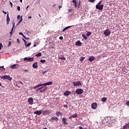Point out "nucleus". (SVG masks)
<instances>
[{
  "label": "nucleus",
  "instance_id": "nucleus-1",
  "mask_svg": "<svg viewBox=\"0 0 129 129\" xmlns=\"http://www.w3.org/2000/svg\"><path fill=\"white\" fill-rule=\"evenodd\" d=\"M1 79H7V80H9V81H12L13 80V78L11 77L10 76L4 75L2 77H1Z\"/></svg>",
  "mask_w": 129,
  "mask_h": 129
},
{
  "label": "nucleus",
  "instance_id": "nucleus-2",
  "mask_svg": "<svg viewBox=\"0 0 129 129\" xmlns=\"http://www.w3.org/2000/svg\"><path fill=\"white\" fill-rule=\"evenodd\" d=\"M76 93L79 95H81L83 93V90L82 89H77L76 91Z\"/></svg>",
  "mask_w": 129,
  "mask_h": 129
},
{
  "label": "nucleus",
  "instance_id": "nucleus-3",
  "mask_svg": "<svg viewBox=\"0 0 129 129\" xmlns=\"http://www.w3.org/2000/svg\"><path fill=\"white\" fill-rule=\"evenodd\" d=\"M24 61H28V62H33L34 61V57H26L24 58Z\"/></svg>",
  "mask_w": 129,
  "mask_h": 129
},
{
  "label": "nucleus",
  "instance_id": "nucleus-4",
  "mask_svg": "<svg viewBox=\"0 0 129 129\" xmlns=\"http://www.w3.org/2000/svg\"><path fill=\"white\" fill-rule=\"evenodd\" d=\"M104 35L106 37H108V36H109L110 35V30L109 29H106L104 32Z\"/></svg>",
  "mask_w": 129,
  "mask_h": 129
},
{
  "label": "nucleus",
  "instance_id": "nucleus-5",
  "mask_svg": "<svg viewBox=\"0 0 129 129\" xmlns=\"http://www.w3.org/2000/svg\"><path fill=\"white\" fill-rule=\"evenodd\" d=\"M103 7H104V5H103V4H102L101 5H96V9H97V10H99L100 11H102V10H103Z\"/></svg>",
  "mask_w": 129,
  "mask_h": 129
},
{
  "label": "nucleus",
  "instance_id": "nucleus-6",
  "mask_svg": "<svg viewBox=\"0 0 129 129\" xmlns=\"http://www.w3.org/2000/svg\"><path fill=\"white\" fill-rule=\"evenodd\" d=\"M73 83L74 86H81V85H82L80 81L73 82Z\"/></svg>",
  "mask_w": 129,
  "mask_h": 129
},
{
  "label": "nucleus",
  "instance_id": "nucleus-7",
  "mask_svg": "<svg viewBox=\"0 0 129 129\" xmlns=\"http://www.w3.org/2000/svg\"><path fill=\"white\" fill-rule=\"evenodd\" d=\"M58 117L55 116H53L50 118V121H51V122H54V121L56 122L58 121Z\"/></svg>",
  "mask_w": 129,
  "mask_h": 129
},
{
  "label": "nucleus",
  "instance_id": "nucleus-8",
  "mask_svg": "<svg viewBox=\"0 0 129 129\" xmlns=\"http://www.w3.org/2000/svg\"><path fill=\"white\" fill-rule=\"evenodd\" d=\"M19 67H20V66L16 64H14L10 67L11 69H17V68H19Z\"/></svg>",
  "mask_w": 129,
  "mask_h": 129
},
{
  "label": "nucleus",
  "instance_id": "nucleus-9",
  "mask_svg": "<svg viewBox=\"0 0 129 129\" xmlns=\"http://www.w3.org/2000/svg\"><path fill=\"white\" fill-rule=\"evenodd\" d=\"M28 102L30 104V105H33V102H34V99L33 98L30 97L28 99Z\"/></svg>",
  "mask_w": 129,
  "mask_h": 129
},
{
  "label": "nucleus",
  "instance_id": "nucleus-10",
  "mask_svg": "<svg viewBox=\"0 0 129 129\" xmlns=\"http://www.w3.org/2000/svg\"><path fill=\"white\" fill-rule=\"evenodd\" d=\"M43 110H40L39 111H36L33 112L34 114H36L37 115H40V114H42Z\"/></svg>",
  "mask_w": 129,
  "mask_h": 129
},
{
  "label": "nucleus",
  "instance_id": "nucleus-11",
  "mask_svg": "<svg viewBox=\"0 0 129 129\" xmlns=\"http://www.w3.org/2000/svg\"><path fill=\"white\" fill-rule=\"evenodd\" d=\"M95 59V57L93 56V55L90 56L88 60L90 61V62H92V61H94Z\"/></svg>",
  "mask_w": 129,
  "mask_h": 129
},
{
  "label": "nucleus",
  "instance_id": "nucleus-12",
  "mask_svg": "<svg viewBox=\"0 0 129 129\" xmlns=\"http://www.w3.org/2000/svg\"><path fill=\"white\" fill-rule=\"evenodd\" d=\"M91 106L93 109H96L97 108V104H96V103H93L91 105Z\"/></svg>",
  "mask_w": 129,
  "mask_h": 129
},
{
  "label": "nucleus",
  "instance_id": "nucleus-13",
  "mask_svg": "<svg viewBox=\"0 0 129 129\" xmlns=\"http://www.w3.org/2000/svg\"><path fill=\"white\" fill-rule=\"evenodd\" d=\"M32 67L34 68V69H37V68H38V62H35L34 63H33Z\"/></svg>",
  "mask_w": 129,
  "mask_h": 129
},
{
  "label": "nucleus",
  "instance_id": "nucleus-14",
  "mask_svg": "<svg viewBox=\"0 0 129 129\" xmlns=\"http://www.w3.org/2000/svg\"><path fill=\"white\" fill-rule=\"evenodd\" d=\"M67 119L66 118H62V121L63 124H68V122H67Z\"/></svg>",
  "mask_w": 129,
  "mask_h": 129
},
{
  "label": "nucleus",
  "instance_id": "nucleus-15",
  "mask_svg": "<svg viewBox=\"0 0 129 129\" xmlns=\"http://www.w3.org/2000/svg\"><path fill=\"white\" fill-rule=\"evenodd\" d=\"M41 86H44V84H39L38 85H36L34 87H33L34 89H36L39 87H41Z\"/></svg>",
  "mask_w": 129,
  "mask_h": 129
},
{
  "label": "nucleus",
  "instance_id": "nucleus-16",
  "mask_svg": "<svg viewBox=\"0 0 129 129\" xmlns=\"http://www.w3.org/2000/svg\"><path fill=\"white\" fill-rule=\"evenodd\" d=\"M70 93H71L70 91H67L63 93V95H64V96H68L70 95Z\"/></svg>",
  "mask_w": 129,
  "mask_h": 129
},
{
  "label": "nucleus",
  "instance_id": "nucleus-17",
  "mask_svg": "<svg viewBox=\"0 0 129 129\" xmlns=\"http://www.w3.org/2000/svg\"><path fill=\"white\" fill-rule=\"evenodd\" d=\"M10 17L9 16V12H8L7 15V25H8V24H9L10 23Z\"/></svg>",
  "mask_w": 129,
  "mask_h": 129
},
{
  "label": "nucleus",
  "instance_id": "nucleus-18",
  "mask_svg": "<svg viewBox=\"0 0 129 129\" xmlns=\"http://www.w3.org/2000/svg\"><path fill=\"white\" fill-rule=\"evenodd\" d=\"M75 45H76V46H82V43H81V42H80V41H78L76 42Z\"/></svg>",
  "mask_w": 129,
  "mask_h": 129
},
{
  "label": "nucleus",
  "instance_id": "nucleus-19",
  "mask_svg": "<svg viewBox=\"0 0 129 129\" xmlns=\"http://www.w3.org/2000/svg\"><path fill=\"white\" fill-rule=\"evenodd\" d=\"M74 26H68L66 27V28H64L63 30L62 31V32H65V31H66V30H68V29H70V28L73 27Z\"/></svg>",
  "mask_w": 129,
  "mask_h": 129
},
{
  "label": "nucleus",
  "instance_id": "nucleus-20",
  "mask_svg": "<svg viewBox=\"0 0 129 129\" xmlns=\"http://www.w3.org/2000/svg\"><path fill=\"white\" fill-rule=\"evenodd\" d=\"M52 84H53V82H47L46 83H44L43 85H44V86H46L47 85H52Z\"/></svg>",
  "mask_w": 129,
  "mask_h": 129
},
{
  "label": "nucleus",
  "instance_id": "nucleus-21",
  "mask_svg": "<svg viewBox=\"0 0 129 129\" xmlns=\"http://www.w3.org/2000/svg\"><path fill=\"white\" fill-rule=\"evenodd\" d=\"M47 89H48V88L47 87H45L44 89L40 90L39 92H40V93H42V92H45V91H46Z\"/></svg>",
  "mask_w": 129,
  "mask_h": 129
},
{
  "label": "nucleus",
  "instance_id": "nucleus-22",
  "mask_svg": "<svg viewBox=\"0 0 129 129\" xmlns=\"http://www.w3.org/2000/svg\"><path fill=\"white\" fill-rule=\"evenodd\" d=\"M56 114L57 116H59V115L61 116L62 115V112H61L60 111H58L56 112Z\"/></svg>",
  "mask_w": 129,
  "mask_h": 129
},
{
  "label": "nucleus",
  "instance_id": "nucleus-23",
  "mask_svg": "<svg viewBox=\"0 0 129 129\" xmlns=\"http://www.w3.org/2000/svg\"><path fill=\"white\" fill-rule=\"evenodd\" d=\"M106 100H107V98H106L105 97L102 98L101 99V101H102V102H105L106 101Z\"/></svg>",
  "mask_w": 129,
  "mask_h": 129
},
{
  "label": "nucleus",
  "instance_id": "nucleus-24",
  "mask_svg": "<svg viewBox=\"0 0 129 129\" xmlns=\"http://www.w3.org/2000/svg\"><path fill=\"white\" fill-rule=\"evenodd\" d=\"M36 57H41L42 56V53L39 52L35 55Z\"/></svg>",
  "mask_w": 129,
  "mask_h": 129
},
{
  "label": "nucleus",
  "instance_id": "nucleus-25",
  "mask_svg": "<svg viewBox=\"0 0 129 129\" xmlns=\"http://www.w3.org/2000/svg\"><path fill=\"white\" fill-rule=\"evenodd\" d=\"M128 127H129V124H125L124 126H123V129L128 128Z\"/></svg>",
  "mask_w": 129,
  "mask_h": 129
},
{
  "label": "nucleus",
  "instance_id": "nucleus-26",
  "mask_svg": "<svg viewBox=\"0 0 129 129\" xmlns=\"http://www.w3.org/2000/svg\"><path fill=\"white\" fill-rule=\"evenodd\" d=\"M22 17L23 16H21L20 20L18 22V24H17V26H18V25H19V24H21V22H22V21H23V18H22Z\"/></svg>",
  "mask_w": 129,
  "mask_h": 129
},
{
  "label": "nucleus",
  "instance_id": "nucleus-27",
  "mask_svg": "<svg viewBox=\"0 0 129 129\" xmlns=\"http://www.w3.org/2000/svg\"><path fill=\"white\" fill-rule=\"evenodd\" d=\"M82 36L85 40H87V36H86V35H85V34H82Z\"/></svg>",
  "mask_w": 129,
  "mask_h": 129
},
{
  "label": "nucleus",
  "instance_id": "nucleus-28",
  "mask_svg": "<svg viewBox=\"0 0 129 129\" xmlns=\"http://www.w3.org/2000/svg\"><path fill=\"white\" fill-rule=\"evenodd\" d=\"M75 5V8H77L78 7V3L77 2H73Z\"/></svg>",
  "mask_w": 129,
  "mask_h": 129
},
{
  "label": "nucleus",
  "instance_id": "nucleus-29",
  "mask_svg": "<svg viewBox=\"0 0 129 129\" xmlns=\"http://www.w3.org/2000/svg\"><path fill=\"white\" fill-rule=\"evenodd\" d=\"M58 59H60L61 60H66V58L65 57H62V56L61 57L59 56Z\"/></svg>",
  "mask_w": 129,
  "mask_h": 129
},
{
  "label": "nucleus",
  "instance_id": "nucleus-30",
  "mask_svg": "<svg viewBox=\"0 0 129 129\" xmlns=\"http://www.w3.org/2000/svg\"><path fill=\"white\" fill-rule=\"evenodd\" d=\"M87 37H89L90 35H91V32L90 31H88L86 34Z\"/></svg>",
  "mask_w": 129,
  "mask_h": 129
},
{
  "label": "nucleus",
  "instance_id": "nucleus-31",
  "mask_svg": "<svg viewBox=\"0 0 129 129\" xmlns=\"http://www.w3.org/2000/svg\"><path fill=\"white\" fill-rule=\"evenodd\" d=\"M78 115L76 113V114H75L72 115V117H73V118H75V117H77Z\"/></svg>",
  "mask_w": 129,
  "mask_h": 129
},
{
  "label": "nucleus",
  "instance_id": "nucleus-32",
  "mask_svg": "<svg viewBox=\"0 0 129 129\" xmlns=\"http://www.w3.org/2000/svg\"><path fill=\"white\" fill-rule=\"evenodd\" d=\"M32 43L31 42H29L28 44H27L26 45V47H30V46H31Z\"/></svg>",
  "mask_w": 129,
  "mask_h": 129
},
{
  "label": "nucleus",
  "instance_id": "nucleus-33",
  "mask_svg": "<svg viewBox=\"0 0 129 129\" xmlns=\"http://www.w3.org/2000/svg\"><path fill=\"white\" fill-rule=\"evenodd\" d=\"M84 59H85V57H81V58H80V61H84Z\"/></svg>",
  "mask_w": 129,
  "mask_h": 129
},
{
  "label": "nucleus",
  "instance_id": "nucleus-34",
  "mask_svg": "<svg viewBox=\"0 0 129 129\" xmlns=\"http://www.w3.org/2000/svg\"><path fill=\"white\" fill-rule=\"evenodd\" d=\"M40 62L41 63H45V62H46V60L45 59H41L40 60Z\"/></svg>",
  "mask_w": 129,
  "mask_h": 129
},
{
  "label": "nucleus",
  "instance_id": "nucleus-35",
  "mask_svg": "<svg viewBox=\"0 0 129 129\" xmlns=\"http://www.w3.org/2000/svg\"><path fill=\"white\" fill-rule=\"evenodd\" d=\"M88 2H90V3H94L95 2V0H88Z\"/></svg>",
  "mask_w": 129,
  "mask_h": 129
},
{
  "label": "nucleus",
  "instance_id": "nucleus-36",
  "mask_svg": "<svg viewBox=\"0 0 129 129\" xmlns=\"http://www.w3.org/2000/svg\"><path fill=\"white\" fill-rule=\"evenodd\" d=\"M17 10L20 12V11H21V7H20V6L17 7Z\"/></svg>",
  "mask_w": 129,
  "mask_h": 129
},
{
  "label": "nucleus",
  "instance_id": "nucleus-37",
  "mask_svg": "<svg viewBox=\"0 0 129 129\" xmlns=\"http://www.w3.org/2000/svg\"><path fill=\"white\" fill-rule=\"evenodd\" d=\"M11 45H12V42L11 41H9L8 43V47H10V46H11Z\"/></svg>",
  "mask_w": 129,
  "mask_h": 129
},
{
  "label": "nucleus",
  "instance_id": "nucleus-38",
  "mask_svg": "<svg viewBox=\"0 0 129 129\" xmlns=\"http://www.w3.org/2000/svg\"><path fill=\"white\" fill-rule=\"evenodd\" d=\"M23 40L24 42V44L25 45H27V41H26V40H25L24 39H23Z\"/></svg>",
  "mask_w": 129,
  "mask_h": 129
},
{
  "label": "nucleus",
  "instance_id": "nucleus-39",
  "mask_svg": "<svg viewBox=\"0 0 129 129\" xmlns=\"http://www.w3.org/2000/svg\"><path fill=\"white\" fill-rule=\"evenodd\" d=\"M44 86H43V87H40V88H39L38 89V90H41V89H43V88H44Z\"/></svg>",
  "mask_w": 129,
  "mask_h": 129
},
{
  "label": "nucleus",
  "instance_id": "nucleus-40",
  "mask_svg": "<svg viewBox=\"0 0 129 129\" xmlns=\"http://www.w3.org/2000/svg\"><path fill=\"white\" fill-rule=\"evenodd\" d=\"M2 47H3V44L0 43V50H2Z\"/></svg>",
  "mask_w": 129,
  "mask_h": 129
},
{
  "label": "nucleus",
  "instance_id": "nucleus-41",
  "mask_svg": "<svg viewBox=\"0 0 129 129\" xmlns=\"http://www.w3.org/2000/svg\"><path fill=\"white\" fill-rule=\"evenodd\" d=\"M79 129H86V128H83V127H82V126H79Z\"/></svg>",
  "mask_w": 129,
  "mask_h": 129
},
{
  "label": "nucleus",
  "instance_id": "nucleus-42",
  "mask_svg": "<svg viewBox=\"0 0 129 129\" xmlns=\"http://www.w3.org/2000/svg\"><path fill=\"white\" fill-rule=\"evenodd\" d=\"M1 69H3V70H6V69L4 68V66L0 67Z\"/></svg>",
  "mask_w": 129,
  "mask_h": 129
},
{
  "label": "nucleus",
  "instance_id": "nucleus-43",
  "mask_svg": "<svg viewBox=\"0 0 129 129\" xmlns=\"http://www.w3.org/2000/svg\"><path fill=\"white\" fill-rule=\"evenodd\" d=\"M12 24H13V29H14V28H15V22H13L12 23Z\"/></svg>",
  "mask_w": 129,
  "mask_h": 129
},
{
  "label": "nucleus",
  "instance_id": "nucleus-44",
  "mask_svg": "<svg viewBox=\"0 0 129 129\" xmlns=\"http://www.w3.org/2000/svg\"><path fill=\"white\" fill-rule=\"evenodd\" d=\"M2 13H3L5 15H7V12L5 11H2Z\"/></svg>",
  "mask_w": 129,
  "mask_h": 129
},
{
  "label": "nucleus",
  "instance_id": "nucleus-45",
  "mask_svg": "<svg viewBox=\"0 0 129 129\" xmlns=\"http://www.w3.org/2000/svg\"><path fill=\"white\" fill-rule=\"evenodd\" d=\"M59 40H63V36H60Z\"/></svg>",
  "mask_w": 129,
  "mask_h": 129
},
{
  "label": "nucleus",
  "instance_id": "nucleus-46",
  "mask_svg": "<svg viewBox=\"0 0 129 129\" xmlns=\"http://www.w3.org/2000/svg\"><path fill=\"white\" fill-rule=\"evenodd\" d=\"M24 72H29V70H23Z\"/></svg>",
  "mask_w": 129,
  "mask_h": 129
},
{
  "label": "nucleus",
  "instance_id": "nucleus-47",
  "mask_svg": "<svg viewBox=\"0 0 129 129\" xmlns=\"http://www.w3.org/2000/svg\"><path fill=\"white\" fill-rule=\"evenodd\" d=\"M19 35H21V36L24 35V34H23L22 32H19Z\"/></svg>",
  "mask_w": 129,
  "mask_h": 129
},
{
  "label": "nucleus",
  "instance_id": "nucleus-48",
  "mask_svg": "<svg viewBox=\"0 0 129 129\" xmlns=\"http://www.w3.org/2000/svg\"><path fill=\"white\" fill-rule=\"evenodd\" d=\"M10 36H12L13 35V31H11L10 32Z\"/></svg>",
  "mask_w": 129,
  "mask_h": 129
},
{
  "label": "nucleus",
  "instance_id": "nucleus-49",
  "mask_svg": "<svg viewBox=\"0 0 129 129\" xmlns=\"http://www.w3.org/2000/svg\"><path fill=\"white\" fill-rule=\"evenodd\" d=\"M10 6L11 8H13V3L12 2H10Z\"/></svg>",
  "mask_w": 129,
  "mask_h": 129
},
{
  "label": "nucleus",
  "instance_id": "nucleus-50",
  "mask_svg": "<svg viewBox=\"0 0 129 129\" xmlns=\"http://www.w3.org/2000/svg\"><path fill=\"white\" fill-rule=\"evenodd\" d=\"M126 104L129 106V101L126 102Z\"/></svg>",
  "mask_w": 129,
  "mask_h": 129
},
{
  "label": "nucleus",
  "instance_id": "nucleus-51",
  "mask_svg": "<svg viewBox=\"0 0 129 129\" xmlns=\"http://www.w3.org/2000/svg\"><path fill=\"white\" fill-rule=\"evenodd\" d=\"M17 43H18L19 44H20V40L19 39H17Z\"/></svg>",
  "mask_w": 129,
  "mask_h": 129
},
{
  "label": "nucleus",
  "instance_id": "nucleus-52",
  "mask_svg": "<svg viewBox=\"0 0 129 129\" xmlns=\"http://www.w3.org/2000/svg\"><path fill=\"white\" fill-rule=\"evenodd\" d=\"M97 5H101V1Z\"/></svg>",
  "mask_w": 129,
  "mask_h": 129
},
{
  "label": "nucleus",
  "instance_id": "nucleus-53",
  "mask_svg": "<svg viewBox=\"0 0 129 129\" xmlns=\"http://www.w3.org/2000/svg\"><path fill=\"white\" fill-rule=\"evenodd\" d=\"M72 118H73L72 116H70V117H69V118L70 119H72Z\"/></svg>",
  "mask_w": 129,
  "mask_h": 129
},
{
  "label": "nucleus",
  "instance_id": "nucleus-54",
  "mask_svg": "<svg viewBox=\"0 0 129 129\" xmlns=\"http://www.w3.org/2000/svg\"><path fill=\"white\" fill-rule=\"evenodd\" d=\"M63 107H68V106L67 105H64Z\"/></svg>",
  "mask_w": 129,
  "mask_h": 129
},
{
  "label": "nucleus",
  "instance_id": "nucleus-55",
  "mask_svg": "<svg viewBox=\"0 0 129 129\" xmlns=\"http://www.w3.org/2000/svg\"><path fill=\"white\" fill-rule=\"evenodd\" d=\"M77 1V0H73L72 3H75V2H76Z\"/></svg>",
  "mask_w": 129,
  "mask_h": 129
},
{
  "label": "nucleus",
  "instance_id": "nucleus-56",
  "mask_svg": "<svg viewBox=\"0 0 129 129\" xmlns=\"http://www.w3.org/2000/svg\"><path fill=\"white\" fill-rule=\"evenodd\" d=\"M79 5H80V2L79 3V5H78V9H79V8H80Z\"/></svg>",
  "mask_w": 129,
  "mask_h": 129
},
{
  "label": "nucleus",
  "instance_id": "nucleus-57",
  "mask_svg": "<svg viewBox=\"0 0 129 129\" xmlns=\"http://www.w3.org/2000/svg\"><path fill=\"white\" fill-rule=\"evenodd\" d=\"M25 39L26 40H29V38H28V37H25Z\"/></svg>",
  "mask_w": 129,
  "mask_h": 129
},
{
  "label": "nucleus",
  "instance_id": "nucleus-58",
  "mask_svg": "<svg viewBox=\"0 0 129 129\" xmlns=\"http://www.w3.org/2000/svg\"><path fill=\"white\" fill-rule=\"evenodd\" d=\"M28 19H32V16H29Z\"/></svg>",
  "mask_w": 129,
  "mask_h": 129
},
{
  "label": "nucleus",
  "instance_id": "nucleus-59",
  "mask_svg": "<svg viewBox=\"0 0 129 129\" xmlns=\"http://www.w3.org/2000/svg\"><path fill=\"white\" fill-rule=\"evenodd\" d=\"M42 73H43V74H45V73H46V71H43V72H42Z\"/></svg>",
  "mask_w": 129,
  "mask_h": 129
},
{
  "label": "nucleus",
  "instance_id": "nucleus-60",
  "mask_svg": "<svg viewBox=\"0 0 129 129\" xmlns=\"http://www.w3.org/2000/svg\"><path fill=\"white\" fill-rule=\"evenodd\" d=\"M20 17H21L20 15H18V16H17V19H19V18H20Z\"/></svg>",
  "mask_w": 129,
  "mask_h": 129
},
{
  "label": "nucleus",
  "instance_id": "nucleus-61",
  "mask_svg": "<svg viewBox=\"0 0 129 129\" xmlns=\"http://www.w3.org/2000/svg\"><path fill=\"white\" fill-rule=\"evenodd\" d=\"M68 12H72L71 9L69 10H68Z\"/></svg>",
  "mask_w": 129,
  "mask_h": 129
},
{
  "label": "nucleus",
  "instance_id": "nucleus-62",
  "mask_svg": "<svg viewBox=\"0 0 129 129\" xmlns=\"http://www.w3.org/2000/svg\"><path fill=\"white\" fill-rule=\"evenodd\" d=\"M33 47H37V45L34 44Z\"/></svg>",
  "mask_w": 129,
  "mask_h": 129
},
{
  "label": "nucleus",
  "instance_id": "nucleus-63",
  "mask_svg": "<svg viewBox=\"0 0 129 129\" xmlns=\"http://www.w3.org/2000/svg\"><path fill=\"white\" fill-rule=\"evenodd\" d=\"M13 30H14V28H13V27H12V28L11 29V32H13Z\"/></svg>",
  "mask_w": 129,
  "mask_h": 129
},
{
  "label": "nucleus",
  "instance_id": "nucleus-64",
  "mask_svg": "<svg viewBox=\"0 0 129 129\" xmlns=\"http://www.w3.org/2000/svg\"><path fill=\"white\" fill-rule=\"evenodd\" d=\"M22 37H23L24 38V39H25V38H26V36H25L24 35H22Z\"/></svg>",
  "mask_w": 129,
  "mask_h": 129
}]
</instances>
